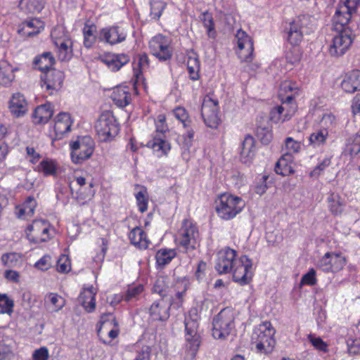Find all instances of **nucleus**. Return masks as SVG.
I'll list each match as a JSON object with an SVG mask.
<instances>
[{
	"instance_id": "1",
	"label": "nucleus",
	"mask_w": 360,
	"mask_h": 360,
	"mask_svg": "<svg viewBox=\"0 0 360 360\" xmlns=\"http://www.w3.org/2000/svg\"><path fill=\"white\" fill-rule=\"evenodd\" d=\"M252 260L245 255L238 257V252L229 246L219 250L215 256L214 269L219 275L232 273L233 281L245 285L249 284L253 274Z\"/></svg>"
},
{
	"instance_id": "2",
	"label": "nucleus",
	"mask_w": 360,
	"mask_h": 360,
	"mask_svg": "<svg viewBox=\"0 0 360 360\" xmlns=\"http://www.w3.org/2000/svg\"><path fill=\"white\" fill-rule=\"evenodd\" d=\"M214 205L217 217L224 221H230L236 218L245 206L242 198L229 192L219 194L214 201Z\"/></svg>"
},
{
	"instance_id": "3",
	"label": "nucleus",
	"mask_w": 360,
	"mask_h": 360,
	"mask_svg": "<svg viewBox=\"0 0 360 360\" xmlns=\"http://www.w3.org/2000/svg\"><path fill=\"white\" fill-rule=\"evenodd\" d=\"M236 311L233 307L222 309L212 319V335L215 340H224L235 330Z\"/></svg>"
},
{
	"instance_id": "4",
	"label": "nucleus",
	"mask_w": 360,
	"mask_h": 360,
	"mask_svg": "<svg viewBox=\"0 0 360 360\" xmlns=\"http://www.w3.org/2000/svg\"><path fill=\"white\" fill-rule=\"evenodd\" d=\"M276 330L270 321H264L253 330L252 345L256 352L268 354L272 352L276 345Z\"/></svg>"
},
{
	"instance_id": "5",
	"label": "nucleus",
	"mask_w": 360,
	"mask_h": 360,
	"mask_svg": "<svg viewBox=\"0 0 360 360\" xmlns=\"http://www.w3.org/2000/svg\"><path fill=\"white\" fill-rule=\"evenodd\" d=\"M200 238L198 227L192 220L185 219L177 231L176 242L183 252L194 250Z\"/></svg>"
},
{
	"instance_id": "6",
	"label": "nucleus",
	"mask_w": 360,
	"mask_h": 360,
	"mask_svg": "<svg viewBox=\"0 0 360 360\" xmlns=\"http://www.w3.org/2000/svg\"><path fill=\"white\" fill-rule=\"evenodd\" d=\"M26 238L33 244H40L54 237L55 229L50 222L45 219H34L25 229Z\"/></svg>"
},
{
	"instance_id": "7",
	"label": "nucleus",
	"mask_w": 360,
	"mask_h": 360,
	"mask_svg": "<svg viewBox=\"0 0 360 360\" xmlns=\"http://www.w3.org/2000/svg\"><path fill=\"white\" fill-rule=\"evenodd\" d=\"M95 143L90 136H84L70 144V155L72 162L82 164L90 158L94 150Z\"/></svg>"
},
{
	"instance_id": "8",
	"label": "nucleus",
	"mask_w": 360,
	"mask_h": 360,
	"mask_svg": "<svg viewBox=\"0 0 360 360\" xmlns=\"http://www.w3.org/2000/svg\"><path fill=\"white\" fill-rule=\"evenodd\" d=\"M95 129L101 141H108L118 134L120 124L113 114H101L95 123Z\"/></svg>"
},
{
	"instance_id": "9",
	"label": "nucleus",
	"mask_w": 360,
	"mask_h": 360,
	"mask_svg": "<svg viewBox=\"0 0 360 360\" xmlns=\"http://www.w3.org/2000/svg\"><path fill=\"white\" fill-rule=\"evenodd\" d=\"M335 30L338 34L333 39V42L329 47V53L332 56L338 57L342 56L350 47L355 34L352 27Z\"/></svg>"
},
{
	"instance_id": "10",
	"label": "nucleus",
	"mask_w": 360,
	"mask_h": 360,
	"mask_svg": "<svg viewBox=\"0 0 360 360\" xmlns=\"http://www.w3.org/2000/svg\"><path fill=\"white\" fill-rule=\"evenodd\" d=\"M99 323L98 336L104 344L109 345L120 333L116 319L112 313L104 314L101 315Z\"/></svg>"
},
{
	"instance_id": "11",
	"label": "nucleus",
	"mask_w": 360,
	"mask_h": 360,
	"mask_svg": "<svg viewBox=\"0 0 360 360\" xmlns=\"http://www.w3.org/2000/svg\"><path fill=\"white\" fill-rule=\"evenodd\" d=\"M149 49L160 61L169 60L173 55L169 39L162 34H158L151 39L149 41Z\"/></svg>"
},
{
	"instance_id": "12",
	"label": "nucleus",
	"mask_w": 360,
	"mask_h": 360,
	"mask_svg": "<svg viewBox=\"0 0 360 360\" xmlns=\"http://www.w3.org/2000/svg\"><path fill=\"white\" fill-rule=\"evenodd\" d=\"M172 302L166 298L155 300L148 309L149 319L154 322L166 323L170 317Z\"/></svg>"
},
{
	"instance_id": "13",
	"label": "nucleus",
	"mask_w": 360,
	"mask_h": 360,
	"mask_svg": "<svg viewBox=\"0 0 360 360\" xmlns=\"http://www.w3.org/2000/svg\"><path fill=\"white\" fill-rule=\"evenodd\" d=\"M346 265V259L340 252H327L318 262V267L325 273H336Z\"/></svg>"
},
{
	"instance_id": "14",
	"label": "nucleus",
	"mask_w": 360,
	"mask_h": 360,
	"mask_svg": "<svg viewBox=\"0 0 360 360\" xmlns=\"http://www.w3.org/2000/svg\"><path fill=\"white\" fill-rule=\"evenodd\" d=\"M309 20L307 15H299L289 25L287 31V39L292 46H297L303 39V29Z\"/></svg>"
},
{
	"instance_id": "15",
	"label": "nucleus",
	"mask_w": 360,
	"mask_h": 360,
	"mask_svg": "<svg viewBox=\"0 0 360 360\" xmlns=\"http://www.w3.org/2000/svg\"><path fill=\"white\" fill-rule=\"evenodd\" d=\"M356 10L353 9L342 3L338 4L335 13L333 16V22L335 30H342L346 27H351L349 22L353 13H356Z\"/></svg>"
},
{
	"instance_id": "16",
	"label": "nucleus",
	"mask_w": 360,
	"mask_h": 360,
	"mask_svg": "<svg viewBox=\"0 0 360 360\" xmlns=\"http://www.w3.org/2000/svg\"><path fill=\"white\" fill-rule=\"evenodd\" d=\"M99 60L111 71L117 72L130 61V57L125 53H107L100 56Z\"/></svg>"
},
{
	"instance_id": "17",
	"label": "nucleus",
	"mask_w": 360,
	"mask_h": 360,
	"mask_svg": "<svg viewBox=\"0 0 360 360\" xmlns=\"http://www.w3.org/2000/svg\"><path fill=\"white\" fill-rule=\"evenodd\" d=\"M158 158L167 156L171 150V143L166 139L165 134H155L146 143Z\"/></svg>"
},
{
	"instance_id": "18",
	"label": "nucleus",
	"mask_w": 360,
	"mask_h": 360,
	"mask_svg": "<svg viewBox=\"0 0 360 360\" xmlns=\"http://www.w3.org/2000/svg\"><path fill=\"white\" fill-rule=\"evenodd\" d=\"M267 117L259 115L257 117L255 135L262 144L268 145L273 139L272 126Z\"/></svg>"
},
{
	"instance_id": "19",
	"label": "nucleus",
	"mask_w": 360,
	"mask_h": 360,
	"mask_svg": "<svg viewBox=\"0 0 360 360\" xmlns=\"http://www.w3.org/2000/svg\"><path fill=\"white\" fill-rule=\"evenodd\" d=\"M255 140L250 134H247L241 143L240 160L242 163L250 165L255 157Z\"/></svg>"
},
{
	"instance_id": "20",
	"label": "nucleus",
	"mask_w": 360,
	"mask_h": 360,
	"mask_svg": "<svg viewBox=\"0 0 360 360\" xmlns=\"http://www.w3.org/2000/svg\"><path fill=\"white\" fill-rule=\"evenodd\" d=\"M340 86L347 94H354L360 91V70L356 69L346 73Z\"/></svg>"
},
{
	"instance_id": "21",
	"label": "nucleus",
	"mask_w": 360,
	"mask_h": 360,
	"mask_svg": "<svg viewBox=\"0 0 360 360\" xmlns=\"http://www.w3.org/2000/svg\"><path fill=\"white\" fill-rule=\"evenodd\" d=\"M71 114H57L54 117L53 130L55 139H61L71 129L72 120Z\"/></svg>"
},
{
	"instance_id": "22",
	"label": "nucleus",
	"mask_w": 360,
	"mask_h": 360,
	"mask_svg": "<svg viewBox=\"0 0 360 360\" xmlns=\"http://www.w3.org/2000/svg\"><path fill=\"white\" fill-rule=\"evenodd\" d=\"M127 34L119 26L103 28L101 31L100 38L110 44H116L126 39Z\"/></svg>"
},
{
	"instance_id": "23",
	"label": "nucleus",
	"mask_w": 360,
	"mask_h": 360,
	"mask_svg": "<svg viewBox=\"0 0 360 360\" xmlns=\"http://www.w3.org/2000/svg\"><path fill=\"white\" fill-rule=\"evenodd\" d=\"M130 243L138 249L146 250L150 245L146 232L140 226L133 228L128 233Z\"/></svg>"
},
{
	"instance_id": "24",
	"label": "nucleus",
	"mask_w": 360,
	"mask_h": 360,
	"mask_svg": "<svg viewBox=\"0 0 360 360\" xmlns=\"http://www.w3.org/2000/svg\"><path fill=\"white\" fill-rule=\"evenodd\" d=\"M35 172L42 174L44 176H57L59 171L58 162L53 158L46 157L34 168Z\"/></svg>"
},
{
	"instance_id": "25",
	"label": "nucleus",
	"mask_w": 360,
	"mask_h": 360,
	"mask_svg": "<svg viewBox=\"0 0 360 360\" xmlns=\"http://www.w3.org/2000/svg\"><path fill=\"white\" fill-rule=\"evenodd\" d=\"M299 89L295 84L290 81H284L281 84L278 98L283 105L291 104L298 94Z\"/></svg>"
},
{
	"instance_id": "26",
	"label": "nucleus",
	"mask_w": 360,
	"mask_h": 360,
	"mask_svg": "<svg viewBox=\"0 0 360 360\" xmlns=\"http://www.w3.org/2000/svg\"><path fill=\"white\" fill-rule=\"evenodd\" d=\"M200 320V316L198 314L197 308H191L188 311V315L184 319V336L200 335L198 333Z\"/></svg>"
},
{
	"instance_id": "27",
	"label": "nucleus",
	"mask_w": 360,
	"mask_h": 360,
	"mask_svg": "<svg viewBox=\"0 0 360 360\" xmlns=\"http://www.w3.org/2000/svg\"><path fill=\"white\" fill-rule=\"evenodd\" d=\"M144 290V285L141 283H132L129 285L126 290L123 292L122 295H119L117 301L134 303L141 298Z\"/></svg>"
},
{
	"instance_id": "28",
	"label": "nucleus",
	"mask_w": 360,
	"mask_h": 360,
	"mask_svg": "<svg viewBox=\"0 0 360 360\" xmlns=\"http://www.w3.org/2000/svg\"><path fill=\"white\" fill-rule=\"evenodd\" d=\"M184 360H194L201 345V335L184 336Z\"/></svg>"
},
{
	"instance_id": "29",
	"label": "nucleus",
	"mask_w": 360,
	"mask_h": 360,
	"mask_svg": "<svg viewBox=\"0 0 360 360\" xmlns=\"http://www.w3.org/2000/svg\"><path fill=\"white\" fill-rule=\"evenodd\" d=\"M294 157L290 153H285L276 162L275 172L283 176L293 174Z\"/></svg>"
},
{
	"instance_id": "30",
	"label": "nucleus",
	"mask_w": 360,
	"mask_h": 360,
	"mask_svg": "<svg viewBox=\"0 0 360 360\" xmlns=\"http://www.w3.org/2000/svg\"><path fill=\"white\" fill-rule=\"evenodd\" d=\"M96 291L92 286L84 288L80 292L79 302L87 313H92L95 311L96 307Z\"/></svg>"
},
{
	"instance_id": "31",
	"label": "nucleus",
	"mask_w": 360,
	"mask_h": 360,
	"mask_svg": "<svg viewBox=\"0 0 360 360\" xmlns=\"http://www.w3.org/2000/svg\"><path fill=\"white\" fill-rule=\"evenodd\" d=\"M37 202L33 196H28L24 202L15 207V214L18 218L27 219L34 214Z\"/></svg>"
},
{
	"instance_id": "32",
	"label": "nucleus",
	"mask_w": 360,
	"mask_h": 360,
	"mask_svg": "<svg viewBox=\"0 0 360 360\" xmlns=\"http://www.w3.org/2000/svg\"><path fill=\"white\" fill-rule=\"evenodd\" d=\"M65 78L64 73L56 69H51L46 72L44 76V83L46 89L59 90L63 85Z\"/></svg>"
},
{
	"instance_id": "33",
	"label": "nucleus",
	"mask_w": 360,
	"mask_h": 360,
	"mask_svg": "<svg viewBox=\"0 0 360 360\" xmlns=\"http://www.w3.org/2000/svg\"><path fill=\"white\" fill-rule=\"evenodd\" d=\"M43 29L44 22L37 18H32L22 22L18 33L24 37H32L39 34Z\"/></svg>"
},
{
	"instance_id": "34",
	"label": "nucleus",
	"mask_w": 360,
	"mask_h": 360,
	"mask_svg": "<svg viewBox=\"0 0 360 360\" xmlns=\"http://www.w3.org/2000/svg\"><path fill=\"white\" fill-rule=\"evenodd\" d=\"M175 249L162 248L159 249L155 255V265L158 269H163L176 257Z\"/></svg>"
},
{
	"instance_id": "35",
	"label": "nucleus",
	"mask_w": 360,
	"mask_h": 360,
	"mask_svg": "<svg viewBox=\"0 0 360 360\" xmlns=\"http://www.w3.org/2000/svg\"><path fill=\"white\" fill-rule=\"evenodd\" d=\"M17 70L6 60L0 61V84L9 86L15 79L14 71Z\"/></svg>"
},
{
	"instance_id": "36",
	"label": "nucleus",
	"mask_w": 360,
	"mask_h": 360,
	"mask_svg": "<svg viewBox=\"0 0 360 360\" xmlns=\"http://www.w3.org/2000/svg\"><path fill=\"white\" fill-rule=\"evenodd\" d=\"M110 98L117 107L122 108L130 103L131 93L127 87H117L113 90Z\"/></svg>"
},
{
	"instance_id": "37",
	"label": "nucleus",
	"mask_w": 360,
	"mask_h": 360,
	"mask_svg": "<svg viewBox=\"0 0 360 360\" xmlns=\"http://www.w3.org/2000/svg\"><path fill=\"white\" fill-rule=\"evenodd\" d=\"M94 183L91 180L88 182L86 186L78 188L76 191V199L82 204H85L91 200L94 195L96 191L94 189Z\"/></svg>"
},
{
	"instance_id": "38",
	"label": "nucleus",
	"mask_w": 360,
	"mask_h": 360,
	"mask_svg": "<svg viewBox=\"0 0 360 360\" xmlns=\"http://www.w3.org/2000/svg\"><path fill=\"white\" fill-rule=\"evenodd\" d=\"M135 188H139L134 193L138 210L141 213H144L148 210L149 196L146 186L136 184Z\"/></svg>"
},
{
	"instance_id": "39",
	"label": "nucleus",
	"mask_w": 360,
	"mask_h": 360,
	"mask_svg": "<svg viewBox=\"0 0 360 360\" xmlns=\"http://www.w3.org/2000/svg\"><path fill=\"white\" fill-rule=\"evenodd\" d=\"M194 140V131L192 129L187 130L186 134L182 135V140L180 144L181 148V157L188 162L190 160V149L193 146Z\"/></svg>"
},
{
	"instance_id": "40",
	"label": "nucleus",
	"mask_w": 360,
	"mask_h": 360,
	"mask_svg": "<svg viewBox=\"0 0 360 360\" xmlns=\"http://www.w3.org/2000/svg\"><path fill=\"white\" fill-rule=\"evenodd\" d=\"M55 63V58L51 52H45L34 60L36 68L41 72H48Z\"/></svg>"
},
{
	"instance_id": "41",
	"label": "nucleus",
	"mask_w": 360,
	"mask_h": 360,
	"mask_svg": "<svg viewBox=\"0 0 360 360\" xmlns=\"http://www.w3.org/2000/svg\"><path fill=\"white\" fill-rule=\"evenodd\" d=\"M8 107L11 112H26L30 110L24 96L19 93L13 94Z\"/></svg>"
},
{
	"instance_id": "42",
	"label": "nucleus",
	"mask_w": 360,
	"mask_h": 360,
	"mask_svg": "<svg viewBox=\"0 0 360 360\" xmlns=\"http://www.w3.org/2000/svg\"><path fill=\"white\" fill-rule=\"evenodd\" d=\"M328 207L334 216L340 215L343 212L344 203L341 196L335 193H330L327 198Z\"/></svg>"
},
{
	"instance_id": "43",
	"label": "nucleus",
	"mask_w": 360,
	"mask_h": 360,
	"mask_svg": "<svg viewBox=\"0 0 360 360\" xmlns=\"http://www.w3.org/2000/svg\"><path fill=\"white\" fill-rule=\"evenodd\" d=\"M169 291V279L166 276L158 277L153 286L152 292L158 294L160 297L166 298Z\"/></svg>"
},
{
	"instance_id": "44",
	"label": "nucleus",
	"mask_w": 360,
	"mask_h": 360,
	"mask_svg": "<svg viewBox=\"0 0 360 360\" xmlns=\"http://www.w3.org/2000/svg\"><path fill=\"white\" fill-rule=\"evenodd\" d=\"M328 131L326 128H321L311 134L309 142L314 148L320 147L326 143Z\"/></svg>"
},
{
	"instance_id": "45",
	"label": "nucleus",
	"mask_w": 360,
	"mask_h": 360,
	"mask_svg": "<svg viewBox=\"0 0 360 360\" xmlns=\"http://www.w3.org/2000/svg\"><path fill=\"white\" fill-rule=\"evenodd\" d=\"M18 6L27 13L39 12L43 8V0H20Z\"/></svg>"
},
{
	"instance_id": "46",
	"label": "nucleus",
	"mask_w": 360,
	"mask_h": 360,
	"mask_svg": "<svg viewBox=\"0 0 360 360\" xmlns=\"http://www.w3.org/2000/svg\"><path fill=\"white\" fill-rule=\"evenodd\" d=\"M190 285L188 278L184 277L179 278L176 283V294L175 297L178 300V304L182 305L184 301V297L186 291L188 290Z\"/></svg>"
},
{
	"instance_id": "47",
	"label": "nucleus",
	"mask_w": 360,
	"mask_h": 360,
	"mask_svg": "<svg viewBox=\"0 0 360 360\" xmlns=\"http://www.w3.org/2000/svg\"><path fill=\"white\" fill-rule=\"evenodd\" d=\"M55 44L58 48V58L61 61L68 60L71 57V51L69 46L72 44L70 39H58L55 41Z\"/></svg>"
},
{
	"instance_id": "48",
	"label": "nucleus",
	"mask_w": 360,
	"mask_h": 360,
	"mask_svg": "<svg viewBox=\"0 0 360 360\" xmlns=\"http://www.w3.org/2000/svg\"><path fill=\"white\" fill-rule=\"evenodd\" d=\"M219 110V101L214 94L205 96L202 104V111L207 112H217Z\"/></svg>"
},
{
	"instance_id": "49",
	"label": "nucleus",
	"mask_w": 360,
	"mask_h": 360,
	"mask_svg": "<svg viewBox=\"0 0 360 360\" xmlns=\"http://www.w3.org/2000/svg\"><path fill=\"white\" fill-rule=\"evenodd\" d=\"M345 152L351 156L356 155L360 152V134H355L347 140Z\"/></svg>"
},
{
	"instance_id": "50",
	"label": "nucleus",
	"mask_w": 360,
	"mask_h": 360,
	"mask_svg": "<svg viewBox=\"0 0 360 360\" xmlns=\"http://www.w3.org/2000/svg\"><path fill=\"white\" fill-rule=\"evenodd\" d=\"M150 6L151 18L158 20L167 6V3L162 0H150Z\"/></svg>"
},
{
	"instance_id": "51",
	"label": "nucleus",
	"mask_w": 360,
	"mask_h": 360,
	"mask_svg": "<svg viewBox=\"0 0 360 360\" xmlns=\"http://www.w3.org/2000/svg\"><path fill=\"white\" fill-rule=\"evenodd\" d=\"M236 38L237 39L238 49L247 48L249 51L252 49V46H254L253 41L251 37L245 33V32L242 30H238L236 34Z\"/></svg>"
},
{
	"instance_id": "52",
	"label": "nucleus",
	"mask_w": 360,
	"mask_h": 360,
	"mask_svg": "<svg viewBox=\"0 0 360 360\" xmlns=\"http://www.w3.org/2000/svg\"><path fill=\"white\" fill-rule=\"evenodd\" d=\"M46 297L52 311H58L65 304L63 297L57 293L50 292Z\"/></svg>"
},
{
	"instance_id": "53",
	"label": "nucleus",
	"mask_w": 360,
	"mask_h": 360,
	"mask_svg": "<svg viewBox=\"0 0 360 360\" xmlns=\"http://www.w3.org/2000/svg\"><path fill=\"white\" fill-rule=\"evenodd\" d=\"M14 302L6 294L0 293V314L11 315L13 311Z\"/></svg>"
},
{
	"instance_id": "54",
	"label": "nucleus",
	"mask_w": 360,
	"mask_h": 360,
	"mask_svg": "<svg viewBox=\"0 0 360 360\" xmlns=\"http://www.w3.org/2000/svg\"><path fill=\"white\" fill-rule=\"evenodd\" d=\"M96 30L95 26L85 25L83 30L84 34V45L86 48H91L96 41V36L94 32Z\"/></svg>"
},
{
	"instance_id": "55",
	"label": "nucleus",
	"mask_w": 360,
	"mask_h": 360,
	"mask_svg": "<svg viewBox=\"0 0 360 360\" xmlns=\"http://www.w3.org/2000/svg\"><path fill=\"white\" fill-rule=\"evenodd\" d=\"M56 270L58 273L68 274L71 270V261L69 257L66 255H61L56 264Z\"/></svg>"
},
{
	"instance_id": "56",
	"label": "nucleus",
	"mask_w": 360,
	"mask_h": 360,
	"mask_svg": "<svg viewBox=\"0 0 360 360\" xmlns=\"http://www.w3.org/2000/svg\"><path fill=\"white\" fill-rule=\"evenodd\" d=\"M200 20L202 22L204 26L207 28L209 36L215 33L214 22L212 14L208 11L203 12L200 16Z\"/></svg>"
},
{
	"instance_id": "57",
	"label": "nucleus",
	"mask_w": 360,
	"mask_h": 360,
	"mask_svg": "<svg viewBox=\"0 0 360 360\" xmlns=\"http://www.w3.org/2000/svg\"><path fill=\"white\" fill-rule=\"evenodd\" d=\"M207 127L217 129L221 123V118L219 114H201Z\"/></svg>"
},
{
	"instance_id": "58",
	"label": "nucleus",
	"mask_w": 360,
	"mask_h": 360,
	"mask_svg": "<svg viewBox=\"0 0 360 360\" xmlns=\"http://www.w3.org/2000/svg\"><path fill=\"white\" fill-rule=\"evenodd\" d=\"M134 66L138 71L143 72L149 68V58L146 53L138 54L134 58Z\"/></svg>"
},
{
	"instance_id": "59",
	"label": "nucleus",
	"mask_w": 360,
	"mask_h": 360,
	"mask_svg": "<svg viewBox=\"0 0 360 360\" xmlns=\"http://www.w3.org/2000/svg\"><path fill=\"white\" fill-rule=\"evenodd\" d=\"M308 340L316 349L323 352H327L328 351V345L320 337L309 335Z\"/></svg>"
},
{
	"instance_id": "60",
	"label": "nucleus",
	"mask_w": 360,
	"mask_h": 360,
	"mask_svg": "<svg viewBox=\"0 0 360 360\" xmlns=\"http://www.w3.org/2000/svg\"><path fill=\"white\" fill-rule=\"evenodd\" d=\"M331 163V157H326L310 172L311 176H319Z\"/></svg>"
},
{
	"instance_id": "61",
	"label": "nucleus",
	"mask_w": 360,
	"mask_h": 360,
	"mask_svg": "<svg viewBox=\"0 0 360 360\" xmlns=\"http://www.w3.org/2000/svg\"><path fill=\"white\" fill-rule=\"evenodd\" d=\"M300 283L309 286H312L317 283L316 271L314 268L309 269L308 272L302 276Z\"/></svg>"
},
{
	"instance_id": "62",
	"label": "nucleus",
	"mask_w": 360,
	"mask_h": 360,
	"mask_svg": "<svg viewBox=\"0 0 360 360\" xmlns=\"http://www.w3.org/2000/svg\"><path fill=\"white\" fill-rule=\"evenodd\" d=\"M155 122L157 132L156 134H165V133L169 131L165 114H159Z\"/></svg>"
},
{
	"instance_id": "63",
	"label": "nucleus",
	"mask_w": 360,
	"mask_h": 360,
	"mask_svg": "<svg viewBox=\"0 0 360 360\" xmlns=\"http://www.w3.org/2000/svg\"><path fill=\"white\" fill-rule=\"evenodd\" d=\"M285 58L288 63L290 64H295L300 60L301 53L300 50L296 46H292L289 50L286 52Z\"/></svg>"
},
{
	"instance_id": "64",
	"label": "nucleus",
	"mask_w": 360,
	"mask_h": 360,
	"mask_svg": "<svg viewBox=\"0 0 360 360\" xmlns=\"http://www.w3.org/2000/svg\"><path fill=\"white\" fill-rule=\"evenodd\" d=\"M1 259L5 266L13 267L18 262V255L15 252L5 253L2 255Z\"/></svg>"
}]
</instances>
